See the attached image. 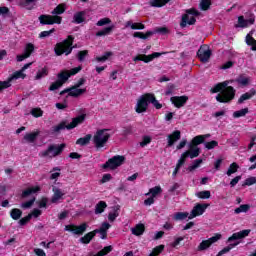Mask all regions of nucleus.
<instances>
[{
    "mask_svg": "<svg viewBox=\"0 0 256 256\" xmlns=\"http://www.w3.org/2000/svg\"><path fill=\"white\" fill-rule=\"evenodd\" d=\"M49 75V70L47 67L41 68L37 71L36 76L34 77L35 81H39Z\"/></svg>",
    "mask_w": 256,
    "mask_h": 256,
    "instance_id": "7c9ffc66",
    "label": "nucleus"
},
{
    "mask_svg": "<svg viewBox=\"0 0 256 256\" xmlns=\"http://www.w3.org/2000/svg\"><path fill=\"white\" fill-rule=\"evenodd\" d=\"M34 253L37 256H47V254L45 253V251L41 248H35L34 249Z\"/></svg>",
    "mask_w": 256,
    "mask_h": 256,
    "instance_id": "774afa93",
    "label": "nucleus"
},
{
    "mask_svg": "<svg viewBox=\"0 0 256 256\" xmlns=\"http://www.w3.org/2000/svg\"><path fill=\"white\" fill-rule=\"evenodd\" d=\"M255 94H256L255 88L250 89V91L240 96V98L238 99V104L241 105L245 103V101H249V99H252V97H255Z\"/></svg>",
    "mask_w": 256,
    "mask_h": 256,
    "instance_id": "b1692460",
    "label": "nucleus"
},
{
    "mask_svg": "<svg viewBox=\"0 0 256 256\" xmlns=\"http://www.w3.org/2000/svg\"><path fill=\"white\" fill-rule=\"evenodd\" d=\"M209 207L207 204H197L191 211L189 215V219H195V217H199V215H203L205 210Z\"/></svg>",
    "mask_w": 256,
    "mask_h": 256,
    "instance_id": "6ab92c4d",
    "label": "nucleus"
},
{
    "mask_svg": "<svg viewBox=\"0 0 256 256\" xmlns=\"http://www.w3.org/2000/svg\"><path fill=\"white\" fill-rule=\"evenodd\" d=\"M161 53L154 52L151 55H145L141 54L133 58V61H143L144 63H151L153 59H157L158 57H161Z\"/></svg>",
    "mask_w": 256,
    "mask_h": 256,
    "instance_id": "dca6fc26",
    "label": "nucleus"
},
{
    "mask_svg": "<svg viewBox=\"0 0 256 256\" xmlns=\"http://www.w3.org/2000/svg\"><path fill=\"white\" fill-rule=\"evenodd\" d=\"M85 117H87L86 114L79 115L78 117L73 118L70 124L67 122V120H64L58 125L52 127V131L53 133H59L60 131H63L65 129H68V131H70L71 129H75L77 125H81V123L85 121Z\"/></svg>",
    "mask_w": 256,
    "mask_h": 256,
    "instance_id": "7ed1b4c3",
    "label": "nucleus"
},
{
    "mask_svg": "<svg viewBox=\"0 0 256 256\" xmlns=\"http://www.w3.org/2000/svg\"><path fill=\"white\" fill-rule=\"evenodd\" d=\"M129 27H130V29H133V30H143V29H145V24H143V23H133V21H127L126 23H125V29H129Z\"/></svg>",
    "mask_w": 256,
    "mask_h": 256,
    "instance_id": "cd10ccee",
    "label": "nucleus"
},
{
    "mask_svg": "<svg viewBox=\"0 0 256 256\" xmlns=\"http://www.w3.org/2000/svg\"><path fill=\"white\" fill-rule=\"evenodd\" d=\"M249 233H251V229L236 232L228 238V243H231V241H239V239H245V237H249Z\"/></svg>",
    "mask_w": 256,
    "mask_h": 256,
    "instance_id": "412c9836",
    "label": "nucleus"
},
{
    "mask_svg": "<svg viewBox=\"0 0 256 256\" xmlns=\"http://www.w3.org/2000/svg\"><path fill=\"white\" fill-rule=\"evenodd\" d=\"M255 183H256V177L252 176L245 180L243 187H245V186L251 187V185H255Z\"/></svg>",
    "mask_w": 256,
    "mask_h": 256,
    "instance_id": "4d7b16f0",
    "label": "nucleus"
},
{
    "mask_svg": "<svg viewBox=\"0 0 256 256\" xmlns=\"http://www.w3.org/2000/svg\"><path fill=\"white\" fill-rule=\"evenodd\" d=\"M246 44L251 47V51H256V40L251 36V34H247Z\"/></svg>",
    "mask_w": 256,
    "mask_h": 256,
    "instance_id": "79ce46f5",
    "label": "nucleus"
},
{
    "mask_svg": "<svg viewBox=\"0 0 256 256\" xmlns=\"http://www.w3.org/2000/svg\"><path fill=\"white\" fill-rule=\"evenodd\" d=\"M149 143H151V137L150 136H144L142 138V141L140 142V146L147 147V145H149Z\"/></svg>",
    "mask_w": 256,
    "mask_h": 256,
    "instance_id": "69168bd1",
    "label": "nucleus"
},
{
    "mask_svg": "<svg viewBox=\"0 0 256 256\" xmlns=\"http://www.w3.org/2000/svg\"><path fill=\"white\" fill-rule=\"evenodd\" d=\"M209 137H211V134L195 136L192 139V143L190 145H194V147H197V145H201V143H205V139H209Z\"/></svg>",
    "mask_w": 256,
    "mask_h": 256,
    "instance_id": "a878e982",
    "label": "nucleus"
},
{
    "mask_svg": "<svg viewBox=\"0 0 256 256\" xmlns=\"http://www.w3.org/2000/svg\"><path fill=\"white\" fill-rule=\"evenodd\" d=\"M109 139H111V130L99 129L95 132L92 141L96 149H103V147H105L109 142Z\"/></svg>",
    "mask_w": 256,
    "mask_h": 256,
    "instance_id": "f03ea898",
    "label": "nucleus"
},
{
    "mask_svg": "<svg viewBox=\"0 0 256 256\" xmlns=\"http://www.w3.org/2000/svg\"><path fill=\"white\" fill-rule=\"evenodd\" d=\"M221 239V234H216L215 236H212L208 240L202 241L198 246V251H205L206 249H209L213 243H217Z\"/></svg>",
    "mask_w": 256,
    "mask_h": 256,
    "instance_id": "4468645a",
    "label": "nucleus"
},
{
    "mask_svg": "<svg viewBox=\"0 0 256 256\" xmlns=\"http://www.w3.org/2000/svg\"><path fill=\"white\" fill-rule=\"evenodd\" d=\"M179 139H181V131L179 130H176L172 134L168 135V147H173V145H175V142L179 141Z\"/></svg>",
    "mask_w": 256,
    "mask_h": 256,
    "instance_id": "5701e85b",
    "label": "nucleus"
},
{
    "mask_svg": "<svg viewBox=\"0 0 256 256\" xmlns=\"http://www.w3.org/2000/svg\"><path fill=\"white\" fill-rule=\"evenodd\" d=\"M81 66H78L76 68H72L70 71H61L58 75V81L61 83V85H64V83H67L69 81V77L72 75H77L79 71H81Z\"/></svg>",
    "mask_w": 256,
    "mask_h": 256,
    "instance_id": "9d476101",
    "label": "nucleus"
},
{
    "mask_svg": "<svg viewBox=\"0 0 256 256\" xmlns=\"http://www.w3.org/2000/svg\"><path fill=\"white\" fill-rule=\"evenodd\" d=\"M65 11H67V5H65V4H59V5L52 11V15H55V17H57V15H63V13H65Z\"/></svg>",
    "mask_w": 256,
    "mask_h": 256,
    "instance_id": "72a5a7b5",
    "label": "nucleus"
},
{
    "mask_svg": "<svg viewBox=\"0 0 256 256\" xmlns=\"http://www.w3.org/2000/svg\"><path fill=\"white\" fill-rule=\"evenodd\" d=\"M37 137H39V131L26 133L24 135V141L26 143H35V141H37Z\"/></svg>",
    "mask_w": 256,
    "mask_h": 256,
    "instance_id": "c85d7f7f",
    "label": "nucleus"
},
{
    "mask_svg": "<svg viewBox=\"0 0 256 256\" xmlns=\"http://www.w3.org/2000/svg\"><path fill=\"white\" fill-rule=\"evenodd\" d=\"M163 249H165L164 245H159L157 247H155L152 251V253H150L148 256H157L161 253H163Z\"/></svg>",
    "mask_w": 256,
    "mask_h": 256,
    "instance_id": "5fc2aeb1",
    "label": "nucleus"
},
{
    "mask_svg": "<svg viewBox=\"0 0 256 256\" xmlns=\"http://www.w3.org/2000/svg\"><path fill=\"white\" fill-rule=\"evenodd\" d=\"M21 215H23V211H21L18 208H13L10 211V217L14 220V221H19V219H21Z\"/></svg>",
    "mask_w": 256,
    "mask_h": 256,
    "instance_id": "c9c22d12",
    "label": "nucleus"
},
{
    "mask_svg": "<svg viewBox=\"0 0 256 256\" xmlns=\"http://www.w3.org/2000/svg\"><path fill=\"white\" fill-rule=\"evenodd\" d=\"M39 21L41 25H54V23L61 25L62 18L60 16L41 15Z\"/></svg>",
    "mask_w": 256,
    "mask_h": 256,
    "instance_id": "f8f14e48",
    "label": "nucleus"
},
{
    "mask_svg": "<svg viewBox=\"0 0 256 256\" xmlns=\"http://www.w3.org/2000/svg\"><path fill=\"white\" fill-rule=\"evenodd\" d=\"M109 23H111V19L102 18L96 23V25H97V27H103L104 25H109Z\"/></svg>",
    "mask_w": 256,
    "mask_h": 256,
    "instance_id": "052dcab7",
    "label": "nucleus"
},
{
    "mask_svg": "<svg viewBox=\"0 0 256 256\" xmlns=\"http://www.w3.org/2000/svg\"><path fill=\"white\" fill-rule=\"evenodd\" d=\"M85 11L77 12L74 14V23H77L78 25L83 23L85 21Z\"/></svg>",
    "mask_w": 256,
    "mask_h": 256,
    "instance_id": "4c0bfd02",
    "label": "nucleus"
},
{
    "mask_svg": "<svg viewBox=\"0 0 256 256\" xmlns=\"http://www.w3.org/2000/svg\"><path fill=\"white\" fill-rule=\"evenodd\" d=\"M237 245H239V242L230 244L229 246L223 248L216 256H221V255H225V253H229V251H231V249H233V247H237Z\"/></svg>",
    "mask_w": 256,
    "mask_h": 256,
    "instance_id": "8fccbe9b",
    "label": "nucleus"
},
{
    "mask_svg": "<svg viewBox=\"0 0 256 256\" xmlns=\"http://www.w3.org/2000/svg\"><path fill=\"white\" fill-rule=\"evenodd\" d=\"M63 84H61L58 80L54 83H52L49 87V91H57L60 87H62Z\"/></svg>",
    "mask_w": 256,
    "mask_h": 256,
    "instance_id": "e2e57ef3",
    "label": "nucleus"
},
{
    "mask_svg": "<svg viewBox=\"0 0 256 256\" xmlns=\"http://www.w3.org/2000/svg\"><path fill=\"white\" fill-rule=\"evenodd\" d=\"M217 145H219V142H217L215 140L204 143V147L208 150L215 149V147H217Z\"/></svg>",
    "mask_w": 256,
    "mask_h": 256,
    "instance_id": "6e6d98bb",
    "label": "nucleus"
},
{
    "mask_svg": "<svg viewBox=\"0 0 256 256\" xmlns=\"http://www.w3.org/2000/svg\"><path fill=\"white\" fill-rule=\"evenodd\" d=\"M87 223H82L80 226H74V235H83L87 231Z\"/></svg>",
    "mask_w": 256,
    "mask_h": 256,
    "instance_id": "e433bc0d",
    "label": "nucleus"
},
{
    "mask_svg": "<svg viewBox=\"0 0 256 256\" xmlns=\"http://www.w3.org/2000/svg\"><path fill=\"white\" fill-rule=\"evenodd\" d=\"M170 0H151L150 5L151 7H164V5H167Z\"/></svg>",
    "mask_w": 256,
    "mask_h": 256,
    "instance_id": "37998d69",
    "label": "nucleus"
},
{
    "mask_svg": "<svg viewBox=\"0 0 256 256\" xmlns=\"http://www.w3.org/2000/svg\"><path fill=\"white\" fill-rule=\"evenodd\" d=\"M109 229H111V224H109L108 222H104V223H102V225L99 229L94 230V233H96V234H97V232L107 233V231H109Z\"/></svg>",
    "mask_w": 256,
    "mask_h": 256,
    "instance_id": "864d4df0",
    "label": "nucleus"
},
{
    "mask_svg": "<svg viewBox=\"0 0 256 256\" xmlns=\"http://www.w3.org/2000/svg\"><path fill=\"white\" fill-rule=\"evenodd\" d=\"M195 15H199V12L195 9L187 10V13L182 17L181 27H187V25H195Z\"/></svg>",
    "mask_w": 256,
    "mask_h": 256,
    "instance_id": "1a4fd4ad",
    "label": "nucleus"
},
{
    "mask_svg": "<svg viewBox=\"0 0 256 256\" xmlns=\"http://www.w3.org/2000/svg\"><path fill=\"white\" fill-rule=\"evenodd\" d=\"M189 213L188 212H177L174 214L173 219L174 221H183L185 219H189Z\"/></svg>",
    "mask_w": 256,
    "mask_h": 256,
    "instance_id": "ea45409f",
    "label": "nucleus"
},
{
    "mask_svg": "<svg viewBox=\"0 0 256 256\" xmlns=\"http://www.w3.org/2000/svg\"><path fill=\"white\" fill-rule=\"evenodd\" d=\"M201 163H203V159L194 160L193 164L188 167V171H195V169H199V167H201Z\"/></svg>",
    "mask_w": 256,
    "mask_h": 256,
    "instance_id": "603ef678",
    "label": "nucleus"
},
{
    "mask_svg": "<svg viewBox=\"0 0 256 256\" xmlns=\"http://www.w3.org/2000/svg\"><path fill=\"white\" fill-rule=\"evenodd\" d=\"M89 52L87 50L80 51L78 53V61H85V57H87V54Z\"/></svg>",
    "mask_w": 256,
    "mask_h": 256,
    "instance_id": "338daca9",
    "label": "nucleus"
},
{
    "mask_svg": "<svg viewBox=\"0 0 256 256\" xmlns=\"http://www.w3.org/2000/svg\"><path fill=\"white\" fill-rule=\"evenodd\" d=\"M196 196L199 199H210L211 191H209V190L200 191V192L196 193Z\"/></svg>",
    "mask_w": 256,
    "mask_h": 256,
    "instance_id": "3c124183",
    "label": "nucleus"
},
{
    "mask_svg": "<svg viewBox=\"0 0 256 256\" xmlns=\"http://www.w3.org/2000/svg\"><path fill=\"white\" fill-rule=\"evenodd\" d=\"M115 26L106 27L96 33V37H105L106 35H111Z\"/></svg>",
    "mask_w": 256,
    "mask_h": 256,
    "instance_id": "58836bf2",
    "label": "nucleus"
},
{
    "mask_svg": "<svg viewBox=\"0 0 256 256\" xmlns=\"http://www.w3.org/2000/svg\"><path fill=\"white\" fill-rule=\"evenodd\" d=\"M210 6H211V0H202L200 2V7L202 11H207V9H209Z\"/></svg>",
    "mask_w": 256,
    "mask_h": 256,
    "instance_id": "13d9d810",
    "label": "nucleus"
},
{
    "mask_svg": "<svg viewBox=\"0 0 256 256\" xmlns=\"http://www.w3.org/2000/svg\"><path fill=\"white\" fill-rule=\"evenodd\" d=\"M31 115H33V117H43V110L40 108H34L31 111Z\"/></svg>",
    "mask_w": 256,
    "mask_h": 256,
    "instance_id": "680f3d73",
    "label": "nucleus"
},
{
    "mask_svg": "<svg viewBox=\"0 0 256 256\" xmlns=\"http://www.w3.org/2000/svg\"><path fill=\"white\" fill-rule=\"evenodd\" d=\"M132 235H136L139 237V235H143L145 233V225L143 224H137L136 227L131 228Z\"/></svg>",
    "mask_w": 256,
    "mask_h": 256,
    "instance_id": "2f4dec72",
    "label": "nucleus"
},
{
    "mask_svg": "<svg viewBox=\"0 0 256 256\" xmlns=\"http://www.w3.org/2000/svg\"><path fill=\"white\" fill-rule=\"evenodd\" d=\"M189 149L190 150L185 151L182 154V157L185 159H187V157H190V159H195L198 155H201V149L199 147L189 144Z\"/></svg>",
    "mask_w": 256,
    "mask_h": 256,
    "instance_id": "f3484780",
    "label": "nucleus"
},
{
    "mask_svg": "<svg viewBox=\"0 0 256 256\" xmlns=\"http://www.w3.org/2000/svg\"><path fill=\"white\" fill-rule=\"evenodd\" d=\"M117 217H119V206L114 208V212H110L108 214V220L111 221V223H113V221H115Z\"/></svg>",
    "mask_w": 256,
    "mask_h": 256,
    "instance_id": "de8ad7c7",
    "label": "nucleus"
},
{
    "mask_svg": "<svg viewBox=\"0 0 256 256\" xmlns=\"http://www.w3.org/2000/svg\"><path fill=\"white\" fill-rule=\"evenodd\" d=\"M63 93H68L70 97H79L80 95H83V93H87V88H77V86H72L71 88H67L64 91L61 92V95Z\"/></svg>",
    "mask_w": 256,
    "mask_h": 256,
    "instance_id": "a211bd4d",
    "label": "nucleus"
},
{
    "mask_svg": "<svg viewBox=\"0 0 256 256\" xmlns=\"http://www.w3.org/2000/svg\"><path fill=\"white\" fill-rule=\"evenodd\" d=\"M148 101L149 103H152L156 109H161V107H163V105H161V103H159V101H157L155 96L152 94H148Z\"/></svg>",
    "mask_w": 256,
    "mask_h": 256,
    "instance_id": "c03bdc74",
    "label": "nucleus"
},
{
    "mask_svg": "<svg viewBox=\"0 0 256 256\" xmlns=\"http://www.w3.org/2000/svg\"><path fill=\"white\" fill-rule=\"evenodd\" d=\"M229 81L216 84L212 89L211 93H219L216 96L218 103H231L235 99V88L228 86Z\"/></svg>",
    "mask_w": 256,
    "mask_h": 256,
    "instance_id": "f257e3e1",
    "label": "nucleus"
},
{
    "mask_svg": "<svg viewBox=\"0 0 256 256\" xmlns=\"http://www.w3.org/2000/svg\"><path fill=\"white\" fill-rule=\"evenodd\" d=\"M52 33H55V28L49 30V31H42L39 34L40 39H45V37H50Z\"/></svg>",
    "mask_w": 256,
    "mask_h": 256,
    "instance_id": "bf43d9fd",
    "label": "nucleus"
},
{
    "mask_svg": "<svg viewBox=\"0 0 256 256\" xmlns=\"http://www.w3.org/2000/svg\"><path fill=\"white\" fill-rule=\"evenodd\" d=\"M35 51V45L33 43H27L24 47V52L21 55H17L16 59L18 62L25 61V59H29L31 54Z\"/></svg>",
    "mask_w": 256,
    "mask_h": 256,
    "instance_id": "ddd939ff",
    "label": "nucleus"
},
{
    "mask_svg": "<svg viewBox=\"0 0 256 256\" xmlns=\"http://www.w3.org/2000/svg\"><path fill=\"white\" fill-rule=\"evenodd\" d=\"M33 203H35V198H32L31 200L24 202L21 204L22 209H29L33 206Z\"/></svg>",
    "mask_w": 256,
    "mask_h": 256,
    "instance_id": "0e129e2a",
    "label": "nucleus"
},
{
    "mask_svg": "<svg viewBox=\"0 0 256 256\" xmlns=\"http://www.w3.org/2000/svg\"><path fill=\"white\" fill-rule=\"evenodd\" d=\"M155 33H160L161 35H167L169 30L165 27L156 28L155 31H147L145 34L143 32H134L133 37L137 39H149L151 35H155Z\"/></svg>",
    "mask_w": 256,
    "mask_h": 256,
    "instance_id": "0eeeda50",
    "label": "nucleus"
},
{
    "mask_svg": "<svg viewBox=\"0 0 256 256\" xmlns=\"http://www.w3.org/2000/svg\"><path fill=\"white\" fill-rule=\"evenodd\" d=\"M25 77H26V75L23 70L16 71L6 81H0V91H3V89H9V87H11V83L14 79H25Z\"/></svg>",
    "mask_w": 256,
    "mask_h": 256,
    "instance_id": "6e6552de",
    "label": "nucleus"
},
{
    "mask_svg": "<svg viewBox=\"0 0 256 256\" xmlns=\"http://www.w3.org/2000/svg\"><path fill=\"white\" fill-rule=\"evenodd\" d=\"M105 209H107V203L105 201H100L95 206V214L101 215Z\"/></svg>",
    "mask_w": 256,
    "mask_h": 256,
    "instance_id": "473e14b6",
    "label": "nucleus"
},
{
    "mask_svg": "<svg viewBox=\"0 0 256 256\" xmlns=\"http://www.w3.org/2000/svg\"><path fill=\"white\" fill-rule=\"evenodd\" d=\"M123 163H125V156H113L105 164L102 165V169L115 170L117 167H121Z\"/></svg>",
    "mask_w": 256,
    "mask_h": 256,
    "instance_id": "423d86ee",
    "label": "nucleus"
},
{
    "mask_svg": "<svg viewBox=\"0 0 256 256\" xmlns=\"http://www.w3.org/2000/svg\"><path fill=\"white\" fill-rule=\"evenodd\" d=\"M97 234L95 233V230L92 232L87 233L84 237L80 238V243H84V245H89L91 243V240L93 237H95Z\"/></svg>",
    "mask_w": 256,
    "mask_h": 256,
    "instance_id": "c756f323",
    "label": "nucleus"
},
{
    "mask_svg": "<svg viewBox=\"0 0 256 256\" xmlns=\"http://www.w3.org/2000/svg\"><path fill=\"white\" fill-rule=\"evenodd\" d=\"M53 196L51 198V203H59L61 199L65 196V192H63L60 188L57 186L52 187Z\"/></svg>",
    "mask_w": 256,
    "mask_h": 256,
    "instance_id": "4be33fe9",
    "label": "nucleus"
},
{
    "mask_svg": "<svg viewBox=\"0 0 256 256\" xmlns=\"http://www.w3.org/2000/svg\"><path fill=\"white\" fill-rule=\"evenodd\" d=\"M237 171H239V164H237V162H234L230 164V166L228 167V170L226 171V175L228 177H231L233 174L237 173Z\"/></svg>",
    "mask_w": 256,
    "mask_h": 256,
    "instance_id": "f704fd0d",
    "label": "nucleus"
},
{
    "mask_svg": "<svg viewBox=\"0 0 256 256\" xmlns=\"http://www.w3.org/2000/svg\"><path fill=\"white\" fill-rule=\"evenodd\" d=\"M63 149H65V144H51L46 150L39 153V157L44 159H53V157L61 155V153H63Z\"/></svg>",
    "mask_w": 256,
    "mask_h": 256,
    "instance_id": "39448f33",
    "label": "nucleus"
},
{
    "mask_svg": "<svg viewBox=\"0 0 256 256\" xmlns=\"http://www.w3.org/2000/svg\"><path fill=\"white\" fill-rule=\"evenodd\" d=\"M187 96H174L171 98V101L173 103V105H175L178 109L180 107H183V105H185V103H187Z\"/></svg>",
    "mask_w": 256,
    "mask_h": 256,
    "instance_id": "393cba45",
    "label": "nucleus"
},
{
    "mask_svg": "<svg viewBox=\"0 0 256 256\" xmlns=\"http://www.w3.org/2000/svg\"><path fill=\"white\" fill-rule=\"evenodd\" d=\"M148 107H149V94H146L138 98L135 106V111L136 113H145Z\"/></svg>",
    "mask_w": 256,
    "mask_h": 256,
    "instance_id": "9b49d317",
    "label": "nucleus"
},
{
    "mask_svg": "<svg viewBox=\"0 0 256 256\" xmlns=\"http://www.w3.org/2000/svg\"><path fill=\"white\" fill-rule=\"evenodd\" d=\"M89 141H91V134H87L85 137L79 138L76 141V145H87L89 144Z\"/></svg>",
    "mask_w": 256,
    "mask_h": 256,
    "instance_id": "49530a36",
    "label": "nucleus"
},
{
    "mask_svg": "<svg viewBox=\"0 0 256 256\" xmlns=\"http://www.w3.org/2000/svg\"><path fill=\"white\" fill-rule=\"evenodd\" d=\"M247 113H249V108H243L241 110L235 111L233 113V117L235 119H239V117H245V115H247Z\"/></svg>",
    "mask_w": 256,
    "mask_h": 256,
    "instance_id": "a18cd8bd",
    "label": "nucleus"
},
{
    "mask_svg": "<svg viewBox=\"0 0 256 256\" xmlns=\"http://www.w3.org/2000/svg\"><path fill=\"white\" fill-rule=\"evenodd\" d=\"M73 36H68L67 39L59 42L54 47V53L57 57H61V55H71L73 51Z\"/></svg>",
    "mask_w": 256,
    "mask_h": 256,
    "instance_id": "20e7f679",
    "label": "nucleus"
},
{
    "mask_svg": "<svg viewBox=\"0 0 256 256\" xmlns=\"http://www.w3.org/2000/svg\"><path fill=\"white\" fill-rule=\"evenodd\" d=\"M37 191H39V187L28 188L22 192V197H29V195H33V193H37Z\"/></svg>",
    "mask_w": 256,
    "mask_h": 256,
    "instance_id": "09e8293b",
    "label": "nucleus"
},
{
    "mask_svg": "<svg viewBox=\"0 0 256 256\" xmlns=\"http://www.w3.org/2000/svg\"><path fill=\"white\" fill-rule=\"evenodd\" d=\"M249 209H251V206L249 204H242L234 210V213L236 215H239L240 213H247Z\"/></svg>",
    "mask_w": 256,
    "mask_h": 256,
    "instance_id": "a19ab883",
    "label": "nucleus"
},
{
    "mask_svg": "<svg viewBox=\"0 0 256 256\" xmlns=\"http://www.w3.org/2000/svg\"><path fill=\"white\" fill-rule=\"evenodd\" d=\"M163 193V188L161 186H155L153 188H150L149 191L145 194L146 197H153L154 199Z\"/></svg>",
    "mask_w": 256,
    "mask_h": 256,
    "instance_id": "bb28decb",
    "label": "nucleus"
},
{
    "mask_svg": "<svg viewBox=\"0 0 256 256\" xmlns=\"http://www.w3.org/2000/svg\"><path fill=\"white\" fill-rule=\"evenodd\" d=\"M197 55L202 63H207L211 59V49L207 46H201L197 52Z\"/></svg>",
    "mask_w": 256,
    "mask_h": 256,
    "instance_id": "2eb2a0df",
    "label": "nucleus"
},
{
    "mask_svg": "<svg viewBox=\"0 0 256 256\" xmlns=\"http://www.w3.org/2000/svg\"><path fill=\"white\" fill-rule=\"evenodd\" d=\"M255 23V17L251 16L249 19H245L243 16L238 17V24L235 25L236 28H242L245 29L247 27H251V25H254Z\"/></svg>",
    "mask_w": 256,
    "mask_h": 256,
    "instance_id": "aec40b11",
    "label": "nucleus"
}]
</instances>
